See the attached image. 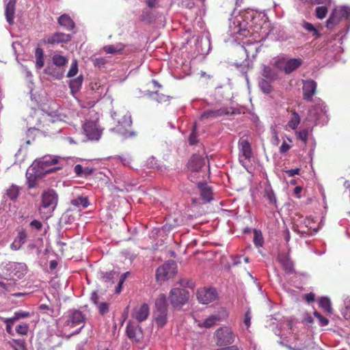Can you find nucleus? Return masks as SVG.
<instances>
[{
    "label": "nucleus",
    "instance_id": "nucleus-1",
    "mask_svg": "<svg viewBox=\"0 0 350 350\" xmlns=\"http://www.w3.org/2000/svg\"><path fill=\"white\" fill-rule=\"evenodd\" d=\"M60 131V121L51 113L42 111L38 115L36 126L28 129L27 135L30 137L39 132L44 135H52Z\"/></svg>",
    "mask_w": 350,
    "mask_h": 350
},
{
    "label": "nucleus",
    "instance_id": "nucleus-2",
    "mask_svg": "<svg viewBox=\"0 0 350 350\" xmlns=\"http://www.w3.org/2000/svg\"><path fill=\"white\" fill-rule=\"evenodd\" d=\"M177 271V265L173 260L165 262L159 266L156 271L157 282H164L174 277Z\"/></svg>",
    "mask_w": 350,
    "mask_h": 350
},
{
    "label": "nucleus",
    "instance_id": "nucleus-3",
    "mask_svg": "<svg viewBox=\"0 0 350 350\" xmlns=\"http://www.w3.org/2000/svg\"><path fill=\"white\" fill-rule=\"evenodd\" d=\"M169 298L173 308H180L187 302L189 293L185 289L175 288L170 291Z\"/></svg>",
    "mask_w": 350,
    "mask_h": 350
},
{
    "label": "nucleus",
    "instance_id": "nucleus-4",
    "mask_svg": "<svg viewBox=\"0 0 350 350\" xmlns=\"http://www.w3.org/2000/svg\"><path fill=\"white\" fill-rule=\"evenodd\" d=\"M215 335L217 344L220 346L231 345L234 341L235 335L231 328L227 326L218 328Z\"/></svg>",
    "mask_w": 350,
    "mask_h": 350
},
{
    "label": "nucleus",
    "instance_id": "nucleus-5",
    "mask_svg": "<svg viewBox=\"0 0 350 350\" xmlns=\"http://www.w3.org/2000/svg\"><path fill=\"white\" fill-rule=\"evenodd\" d=\"M58 202V195L53 189H48L42 194V206L53 212Z\"/></svg>",
    "mask_w": 350,
    "mask_h": 350
},
{
    "label": "nucleus",
    "instance_id": "nucleus-6",
    "mask_svg": "<svg viewBox=\"0 0 350 350\" xmlns=\"http://www.w3.org/2000/svg\"><path fill=\"white\" fill-rule=\"evenodd\" d=\"M197 297L200 303L208 304L217 299V293L214 288H201L197 292Z\"/></svg>",
    "mask_w": 350,
    "mask_h": 350
},
{
    "label": "nucleus",
    "instance_id": "nucleus-7",
    "mask_svg": "<svg viewBox=\"0 0 350 350\" xmlns=\"http://www.w3.org/2000/svg\"><path fill=\"white\" fill-rule=\"evenodd\" d=\"M239 159L241 163L250 161L252 157L250 143L245 139L241 138L239 141Z\"/></svg>",
    "mask_w": 350,
    "mask_h": 350
},
{
    "label": "nucleus",
    "instance_id": "nucleus-8",
    "mask_svg": "<svg viewBox=\"0 0 350 350\" xmlns=\"http://www.w3.org/2000/svg\"><path fill=\"white\" fill-rule=\"evenodd\" d=\"M83 131L89 139L98 140L100 137L101 131L93 121L86 122L83 124Z\"/></svg>",
    "mask_w": 350,
    "mask_h": 350
},
{
    "label": "nucleus",
    "instance_id": "nucleus-9",
    "mask_svg": "<svg viewBox=\"0 0 350 350\" xmlns=\"http://www.w3.org/2000/svg\"><path fill=\"white\" fill-rule=\"evenodd\" d=\"M117 119L118 124L113 129L116 132L120 133L124 136H128L131 135V129L132 122L130 117L123 116L122 120L121 121L119 118Z\"/></svg>",
    "mask_w": 350,
    "mask_h": 350
},
{
    "label": "nucleus",
    "instance_id": "nucleus-10",
    "mask_svg": "<svg viewBox=\"0 0 350 350\" xmlns=\"http://www.w3.org/2000/svg\"><path fill=\"white\" fill-rule=\"evenodd\" d=\"M317 84L312 80L304 81L303 98L307 101H312L313 96L316 94Z\"/></svg>",
    "mask_w": 350,
    "mask_h": 350
},
{
    "label": "nucleus",
    "instance_id": "nucleus-11",
    "mask_svg": "<svg viewBox=\"0 0 350 350\" xmlns=\"http://www.w3.org/2000/svg\"><path fill=\"white\" fill-rule=\"evenodd\" d=\"M71 40V36L64 33H55L51 36H47L44 39V42L47 44H55L59 43H66Z\"/></svg>",
    "mask_w": 350,
    "mask_h": 350
},
{
    "label": "nucleus",
    "instance_id": "nucleus-12",
    "mask_svg": "<svg viewBox=\"0 0 350 350\" xmlns=\"http://www.w3.org/2000/svg\"><path fill=\"white\" fill-rule=\"evenodd\" d=\"M41 176V172L36 170V166L32 167L26 173L27 183L29 189L36 188L38 185V178Z\"/></svg>",
    "mask_w": 350,
    "mask_h": 350
},
{
    "label": "nucleus",
    "instance_id": "nucleus-13",
    "mask_svg": "<svg viewBox=\"0 0 350 350\" xmlns=\"http://www.w3.org/2000/svg\"><path fill=\"white\" fill-rule=\"evenodd\" d=\"M85 315L82 313V312L78 310H74L71 311L68 315L66 324L71 327H74L83 323L85 321Z\"/></svg>",
    "mask_w": 350,
    "mask_h": 350
},
{
    "label": "nucleus",
    "instance_id": "nucleus-14",
    "mask_svg": "<svg viewBox=\"0 0 350 350\" xmlns=\"http://www.w3.org/2000/svg\"><path fill=\"white\" fill-rule=\"evenodd\" d=\"M206 163V160L200 154H193L189 160L187 166L191 172H198Z\"/></svg>",
    "mask_w": 350,
    "mask_h": 350
},
{
    "label": "nucleus",
    "instance_id": "nucleus-15",
    "mask_svg": "<svg viewBox=\"0 0 350 350\" xmlns=\"http://www.w3.org/2000/svg\"><path fill=\"white\" fill-rule=\"evenodd\" d=\"M58 162V159L57 158H51V157H42L37 164L35 165L36 168H41L43 170H45V173H50L53 172L55 169H46V167H49L53 165L57 164Z\"/></svg>",
    "mask_w": 350,
    "mask_h": 350
},
{
    "label": "nucleus",
    "instance_id": "nucleus-16",
    "mask_svg": "<svg viewBox=\"0 0 350 350\" xmlns=\"http://www.w3.org/2000/svg\"><path fill=\"white\" fill-rule=\"evenodd\" d=\"M149 315V306L147 304H143L139 308H135L132 313L133 318L135 319L138 322L145 321Z\"/></svg>",
    "mask_w": 350,
    "mask_h": 350
},
{
    "label": "nucleus",
    "instance_id": "nucleus-17",
    "mask_svg": "<svg viewBox=\"0 0 350 350\" xmlns=\"http://www.w3.org/2000/svg\"><path fill=\"white\" fill-rule=\"evenodd\" d=\"M342 18L339 8H336L334 9L329 18L326 21V27L328 29L334 28Z\"/></svg>",
    "mask_w": 350,
    "mask_h": 350
},
{
    "label": "nucleus",
    "instance_id": "nucleus-18",
    "mask_svg": "<svg viewBox=\"0 0 350 350\" xmlns=\"http://www.w3.org/2000/svg\"><path fill=\"white\" fill-rule=\"evenodd\" d=\"M342 18L339 8H336L334 9L329 18L326 21V27L328 29L334 28Z\"/></svg>",
    "mask_w": 350,
    "mask_h": 350
},
{
    "label": "nucleus",
    "instance_id": "nucleus-19",
    "mask_svg": "<svg viewBox=\"0 0 350 350\" xmlns=\"http://www.w3.org/2000/svg\"><path fill=\"white\" fill-rule=\"evenodd\" d=\"M58 24L62 27H64L68 31L72 30L75 24L70 16L68 14H64L61 15L57 19Z\"/></svg>",
    "mask_w": 350,
    "mask_h": 350
},
{
    "label": "nucleus",
    "instance_id": "nucleus-20",
    "mask_svg": "<svg viewBox=\"0 0 350 350\" xmlns=\"http://www.w3.org/2000/svg\"><path fill=\"white\" fill-rule=\"evenodd\" d=\"M16 1L17 0H9L6 5L5 16L7 21L10 25L12 24L14 21Z\"/></svg>",
    "mask_w": 350,
    "mask_h": 350
},
{
    "label": "nucleus",
    "instance_id": "nucleus-21",
    "mask_svg": "<svg viewBox=\"0 0 350 350\" xmlns=\"http://www.w3.org/2000/svg\"><path fill=\"white\" fill-rule=\"evenodd\" d=\"M301 64L302 60L300 58L290 59L286 62L284 71L286 74H290L298 68Z\"/></svg>",
    "mask_w": 350,
    "mask_h": 350
},
{
    "label": "nucleus",
    "instance_id": "nucleus-22",
    "mask_svg": "<svg viewBox=\"0 0 350 350\" xmlns=\"http://www.w3.org/2000/svg\"><path fill=\"white\" fill-rule=\"evenodd\" d=\"M228 111L224 109H219L217 110H207L204 111L201 116L200 119H208V118H215L219 116H221L223 115L228 114Z\"/></svg>",
    "mask_w": 350,
    "mask_h": 350
},
{
    "label": "nucleus",
    "instance_id": "nucleus-23",
    "mask_svg": "<svg viewBox=\"0 0 350 350\" xmlns=\"http://www.w3.org/2000/svg\"><path fill=\"white\" fill-rule=\"evenodd\" d=\"M21 191V187L16 185L12 184L6 190L5 196L12 201H16Z\"/></svg>",
    "mask_w": 350,
    "mask_h": 350
},
{
    "label": "nucleus",
    "instance_id": "nucleus-24",
    "mask_svg": "<svg viewBox=\"0 0 350 350\" xmlns=\"http://www.w3.org/2000/svg\"><path fill=\"white\" fill-rule=\"evenodd\" d=\"M278 260L282 266L283 269L288 273L292 272L293 269V262L285 254H280L278 256Z\"/></svg>",
    "mask_w": 350,
    "mask_h": 350
},
{
    "label": "nucleus",
    "instance_id": "nucleus-25",
    "mask_svg": "<svg viewBox=\"0 0 350 350\" xmlns=\"http://www.w3.org/2000/svg\"><path fill=\"white\" fill-rule=\"evenodd\" d=\"M202 199L206 202H210L212 200V191L211 188L204 183L198 185Z\"/></svg>",
    "mask_w": 350,
    "mask_h": 350
},
{
    "label": "nucleus",
    "instance_id": "nucleus-26",
    "mask_svg": "<svg viewBox=\"0 0 350 350\" xmlns=\"http://www.w3.org/2000/svg\"><path fill=\"white\" fill-rule=\"evenodd\" d=\"M224 317L219 313L214 314L206 318L201 326L209 328L215 325L217 322L220 321Z\"/></svg>",
    "mask_w": 350,
    "mask_h": 350
},
{
    "label": "nucleus",
    "instance_id": "nucleus-27",
    "mask_svg": "<svg viewBox=\"0 0 350 350\" xmlns=\"http://www.w3.org/2000/svg\"><path fill=\"white\" fill-rule=\"evenodd\" d=\"M167 310H155L154 317L157 324L161 327L165 325L167 319Z\"/></svg>",
    "mask_w": 350,
    "mask_h": 350
},
{
    "label": "nucleus",
    "instance_id": "nucleus-28",
    "mask_svg": "<svg viewBox=\"0 0 350 350\" xmlns=\"http://www.w3.org/2000/svg\"><path fill=\"white\" fill-rule=\"evenodd\" d=\"M155 310H167V299L165 294H160L155 300Z\"/></svg>",
    "mask_w": 350,
    "mask_h": 350
},
{
    "label": "nucleus",
    "instance_id": "nucleus-29",
    "mask_svg": "<svg viewBox=\"0 0 350 350\" xmlns=\"http://www.w3.org/2000/svg\"><path fill=\"white\" fill-rule=\"evenodd\" d=\"M83 78L81 75L79 76L76 79H72L69 83V88H70L72 94L77 93L81 88Z\"/></svg>",
    "mask_w": 350,
    "mask_h": 350
},
{
    "label": "nucleus",
    "instance_id": "nucleus-30",
    "mask_svg": "<svg viewBox=\"0 0 350 350\" xmlns=\"http://www.w3.org/2000/svg\"><path fill=\"white\" fill-rule=\"evenodd\" d=\"M291 118L288 122V126L293 130L297 129L300 123L301 118L299 115L295 111H291Z\"/></svg>",
    "mask_w": 350,
    "mask_h": 350
},
{
    "label": "nucleus",
    "instance_id": "nucleus-31",
    "mask_svg": "<svg viewBox=\"0 0 350 350\" xmlns=\"http://www.w3.org/2000/svg\"><path fill=\"white\" fill-rule=\"evenodd\" d=\"M71 204L77 207L81 206L82 208H86L89 205V200L88 197L79 196L72 199L71 200Z\"/></svg>",
    "mask_w": 350,
    "mask_h": 350
},
{
    "label": "nucleus",
    "instance_id": "nucleus-32",
    "mask_svg": "<svg viewBox=\"0 0 350 350\" xmlns=\"http://www.w3.org/2000/svg\"><path fill=\"white\" fill-rule=\"evenodd\" d=\"M319 306L327 313L332 314L333 310L331 306L330 299L327 297H321L319 299Z\"/></svg>",
    "mask_w": 350,
    "mask_h": 350
},
{
    "label": "nucleus",
    "instance_id": "nucleus-33",
    "mask_svg": "<svg viewBox=\"0 0 350 350\" xmlns=\"http://www.w3.org/2000/svg\"><path fill=\"white\" fill-rule=\"evenodd\" d=\"M36 57V66L38 68H41L44 66V52L41 48H36L35 51Z\"/></svg>",
    "mask_w": 350,
    "mask_h": 350
},
{
    "label": "nucleus",
    "instance_id": "nucleus-34",
    "mask_svg": "<svg viewBox=\"0 0 350 350\" xmlns=\"http://www.w3.org/2000/svg\"><path fill=\"white\" fill-rule=\"evenodd\" d=\"M302 26L307 31L312 33V36L314 38H317L321 37V33L312 23L304 21Z\"/></svg>",
    "mask_w": 350,
    "mask_h": 350
},
{
    "label": "nucleus",
    "instance_id": "nucleus-35",
    "mask_svg": "<svg viewBox=\"0 0 350 350\" xmlns=\"http://www.w3.org/2000/svg\"><path fill=\"white\" fill-rule=\"evenodd\" d=\"M262 75L263 77L269 80H273L276 78V74L274 70L267 66H263Z\"/></svg>",
    "mask_w": 350,
    "mask_h": 350
},
{
    "label": "nucleus",
    "instance_id": "nucleus-36",
    "mask_svg": "<svg viewBox=\"0 0 350 350\" xmlns=\"http://www.w3.org/2000/svg\"><path fill=\"white\" fill-rule=\"evenodd\" d=\"M124 49V46L122 44H118L117 46L114 45H107L104 46L103 50L107 53L116 54L120 53Z\"/></svg>",
    "mask_w": 350,
    "mask_h": 350
},
{
    "label": "nucleus",
    "instance_id": "nucleus-37",
    "mask_svg": "<svg viewBox=\"0 0 350 350\" xmlns=\"http://www.w3.org/2000/svg\"><path fill=\"white\" fill-rule=\"evenodd\" d=\"M52 61L53 64L58 67L63 66L68 62L67 58L60 55H54L52 57Z\"/></svg>",
    "mask_w": 350,
    "mask_h": 350
},
{
    "label": "nucleus",
    "instance_id": "nucleus-38",
    "mask_svg": "<svg viewBox=\"0 0 350 350\" xmlns=\"http://www.w3.org/2000/svg\"><path fill=\"white\" fill-rule=\"evenodd\" d=\"M265 198L267 199L270 204L276 203V198L273 189L270 187H266L265 189Z\"/></svg>",
    "mask_w": 350,
    "mask_h": 350
},
{
    "label": "nucleus",
    "instance_id": "nucleus-39",
    "mask_svg": "<svg viewBox=\"0 0 350 350\" xmlns=\"http://www.w3.org/2000/svg\"><path fill=\"white\" fill-rule=\"evenodd\" d=\"M0 319L6 325L5 329L8 334L10 335H13L14 332L12 330V326L16 321L14 320L12 317L11 318H2L1 317Z\"/></svg>",
    "mask_w": 350,
    "mask_h": 350
},
{
    "label": "nucleus",
    "instance_id": "nucleus-40",
    "mask_svg": "<svg viewBox=\"0 0 350 350\" xmlns=\"http://www.w3.org/2000/svg\"><path fill=\"white\" fill-rule=\"evenodd\" d=\"M44 72L47 75H52L53 77H55L56 79H60L62 77V72H59L55 68H54L53 66H48L45 70Z\"/></svg>",
    "mask_w": 350,
    "mask_h": 350
},
{
    "label": "nucleus",
    "instance_id": "nucleus-41",
    "mask_svg": "<svg viewBox=\"0 0 350 350\" xmlns=\"http://www.w3.org/2000/svg\"><path fill=\"white\" fill-rule=\"evenodd\" d=\"M327 5H324L323 6H319V7L316 8L315 13H316V17L317 18L323 19L326 16L327 12H328Z\"/></svg>",
    "mask_w": 350,
    "mask_h": 350
},
{
    "label": "nucleus",
    "instance_id": "nucleus-42",
    "mask_svg": "<svg viewBox=\"0 0 350 350\" xmlns=\"http://www.w3.org/2000/svg\"><path fill=\"white\" fill-rule=\"evenodd\" d=\"M12 342L14 345H12L11 346L14 348V350H27L25 340L20 339H13Z\"/></svg>",
    "mask_w": 350,
    "mask_h": 350
},
{
    "label": "nucleus",
    "instance_id": "nucleus-43",
    "mask_svg": "<svg viewBox=\"0 0 350 350\" xmlns=\"http://www.w3.org/2000/svg\"><path fill=\"white\" fill-rule=\"evenodd\" d=\"M16 332L19 335H27L29 332V325L27 323H21L16 327Z\"/></svg>",
    "mask_w": 350,
    "mask_h": 350
},
{
    "label": "nucleus",
    "instance_id": "nucleus-44",
    "mask_svg": "<svg viewBox=\"0 0 350 350\" xmlns=\"http://www.w3.org/2000/svg\"><path fill=\"white\" fill-rule=\"evenodd\" d=\"M254 243L256 247H261L263 244V237L260 232L255 230L254 232Z\"/></svg>",
    "mask_w": 350,
    "mask_h": 350
},
{
    "label": "nucleus",
    "instance_id": "nucleus-45",
    "mask_svg": "<svg viewBox=\"0 0 350 350\" xmlns=\"http://www.w3.org/2000/svg\"><path fill=\"white\" fill-rule=\"evenodd\" d=\"M27 237V234L26 230L21 229L18 232L17 236L14 239L18 241V242L23 245L26 242Z\"/></svg>",
    "mask_w": 350,
    "mask_h": 350
},
{
    "label": "nucleus",
    "instance_id": "nucleus-46",
    "mask_svg": "<svg viewBox=\"0 0 350 350\" xmlns=\"http://www.w3.org/2000/svg\"><path fill=\"white\" fill-rule=\"evenodd\" d=\"M137 327H135L131 321L126 325V332L129 338H134L135 337V332Z\"/></svg>",
    "mask_w": 350,
    "mask_h": 350
},
{
    "label": "nucleus",
    "instance_id": "nucleus-47",
    "mask_svg": "<svg viewBox=\"0 0 350 350\" xmlns=\"http://www.w3.org/2000/svg\"><path fill=\"white\" fill-rule=\"evenodd\" d=\"M297 139L303 142L304 145H306L308 142V131L307 129H303L296 132Z\"/></svg>",
    "mask_w": 350,
    "mask_h": 350
},
{
    "label": "nucleus",
    "instance_id": "nucleus-48",
    "mask_svg": "<svg viewBox=\"0 0 350 350\" xmlns=\"http://www.w3.org/2000/svg\"><path fill=\"white\" fill-rule=\"evenodd\" d=\"M338 8L342 18L350 20V8L348 6H342Z\"/></svg>",
    "mask_w": 350,
    "mask_h": 350
},
{
    "label": "nucleus",
    "instance_id": "nucleus-49",
    "mask_svg": "<svg viewBox=\"0 0 350 350\" xmlns=\"http://www.w3.org/2000/svg\"><path fill=\"white\" fill-rule=\"evenodd\" d=\"M314 316L318 319L319 322V325L321 326H326L329 323V321L327 319L322 316L319 312L315 311L314 312Z\"/></svg>",
    "mask_w": 350,
    "mask_h": 350
},
{
    "label": "nucleus",
    "instance_id": "nucleus-50",
    "mask_svg": "<svg viewBox=\"0 0 350 350\" xmlns=\"http://www.w3.org/2000/svg\"><path fill=\"white\" fill-rule=\"evenodd\" d=\"M150 96L153 99L156 100L159 103L165 102L167 100V97L163 94L160 95L158 90H155V92Z\"/></svg>",
    "mask_w": 350,
    "mask_h": 350
},
{
    "label": "nucleus",
    "instance_id": "nucleus-51",
    "mask_svg": "<svg viewBox=\"0 0 350 350\" xmlns=\"http://www.w3.org/2000/svg\"><path fill=\"white\" fill-rule=\"evenodd\" d=\"M260 87L261 88V90L265 92V93H269L271 92V85H270V83L265 80V79H262L260 82Z\"/></svg>",
    "mask_w": 350,
    "mask_h": 350
},
{
    "label": "nucleus",
    "instance_id": "nucleus-52",
    "mask_svg": "<svg viewBox=\"0 0 350 350\" xmlns=\"http://www.w3.org/2000/svg\"><path fill=\"white\" fill-rule=\"evenodd\" d=\"M96 306L101 315H104L109 312V304L107 302H100Z\"/></svg>",
    "mask_w": 350,
    "mask_h": 350
},
{
    "label": "nucleus",
    "instance_id": "nucleus-53",
    "mask_svg": "<svg viewBox=\"0 0 350 350\" xmlns=\"http://www.w3.org/2000/svg\"><path fill=\"white\" fill-rule=\"evenodd\" d=\"M29 315H30V314L28 312L18 311V312H14L12 318L14 319V320H15L16 321L21 319L27 318V317H29Z\"/></svg>",
    "mask_w": 350,
    "mask_h": 350
},
{
    "label": "nucleus",
    "instance_id": "nucleus-54",
    "mask_svg": "<svg viewBox=\"0 0 350 350\" xmlns=\"http://www.w3.org/2000/svg\"><path fill=\"white\" fill-rule=\"evenodd\" d=\"M77 72H78V65H77V61H75L74 62H72V64L70 68V70L67 74V77H74L75 75H77Z\"/></svg>",
    "mask_w": 350,
    "mask_h": 350
},
{
    "label": "nucleus",
    "instance_id": "nucleus-55",
    "mask_svg": "<svg viewBox=\"0 0 350 350\" xmlns=\"http://www.w3.org/2000/svg\"><path fill=\"white\" fill-rule=\"evenodd\" d=\"M116 275V273L114 271H110V272H106L103 275V280L106 282H111L113 283V279L114 278L115 275Z\"/></svg>",
    "mask_w": 350,
    "mask_h": 350
},
{
    "label": "nucleus",
    "instance_id": "nucleus-56",
    "mask_svg": "<svg viewBox=\"0 0 350 350\" xmlns=\"http://www.w3.org/2000/svg\"><path fill=\"white\" fill-rule=\"evenodd\" d=\"M196 126H193L192 133L190 134L189 137V143L190 145H194L198 142V136L195 131Z\"/></svg>",
    "mask_w": 350,
    "mask_h": 350
},
{
    "label": "nucleus",
    "instance_id": "nucleus-57",
    "mask_svg": "<svg viewBox=\"0 0 350 350\" xmlns=\"http://www.w3.org/2000/svg\"><path fill=\"white\" fill-rule=\"evenodd\" d=\"M291 147V145L290 144H287L285 141H284L280 147V152L282 154H284L286 152H288Z\"/></svg>",
    "mask_w": 350,
    "mask_h": 350
},
{
    "label": "nucleus",
    "instance_id": "nucleus-58",
    "mask_svg": "<svg viewBox=\"0 0 350 350\" xmlns=\"http://www.w3.org/2000/svg\"><path fill=\"white\" fill-rule=\"evenodd\" d=\"M83 167L80 164H77L74 167V172L76 174V175L77 176L82 177L83 176Z\"/></svg>",
    "mask_w": 350,
    "mask_h": 350
},
{
    "label": "nucleus",
    "instance_id": "nucleus-59",
    "mask_svg": "<svg viewBox=\"0 0 350 350\" xmlns=\"http://www.w3.org/2000/svg\"><path fill=\"white\" fill-rule=\"evenodd\" d=\"M30 226L36 229V230H40L42 227V223L37 220V219H33L32 220L31 222H30Z\"/></svg>",
    "mask_w": 350,
    "mask_h": 350
},
{
    "label": "nucleus",
    "instance_id": "nucleus-60",
    "mask_svg": "<svg viewBox=\"0 0 350 350\" xmlns=\"http://www.w3.org/2000/svg\"><path fill=\"white\" fill-rule=\"evenodd\" d=\"M300 169L299 168H295L291 170H288L284 171V172L289 176L292 177L295 175H298L299 174Z\"/></svg>",
    "mask_w": 350,
    "mask_h": 350
},
{
    "label": "nucleus",
    "instance_id": "nucleus-61",
    "mask_svg": "<svg viewBox=\"0 0 350 350\" xmlns=\"http://www.w3.org/2000/svg\"><path fill=\"white\" fill-rule=\"evenodd\" d=\"M91 300L97 306L100 301H99V297L96 292H93L91 295Z\"/></svg>",
    "mask_w": 350,
    "mask_h": 350
},
{
    "label": "nucleus",
    "instance_id": "nucleus-62",
    "mask_svg": "<svg viewBox=\"0 0 350 350\" xmlns=\"http://www.w3.org/2000/svg\"><path fill=\"white\" fill-rule=\"evenodd\" d=\"M22 245H21L18 241L14 240L13 243L10 245V248L12 250H18L21 247Z\"/></svg>",
    "mask_w": 350,
    "mask_h": 350
},
{
    "label": "nucleus",
    "instance_id": "nucleus-63",
    "mask_svg": "<svg viewBox=\"0 0 350 350\" xmlns=\"http://www.w3.org/2000/svg\"><path fill=\"white\" fill-rule=\"evenodd\" d=\"M305 299L308 302H312L315 299V295L312 293H308L305 295Z\"/></svg>",
    "mask_w": 350,
    "mask_h": 350
},
{
    "label": "nucleus",
    "instance_id": "nucleus-64",
    "mask_svg": "<svg viewBox=\"0 0 350 350\" xmlns=\"http://www.w3.org/2000/svg\"><path fill=\"white\" fill-rule=\"evenodd\" d=\"M244 323L247 327H249L251 324V317L250 316V312H247L245 315Z\"/></svg>",
    "mask_w": 350,
    "mask_h": 350
}]
</instances>
